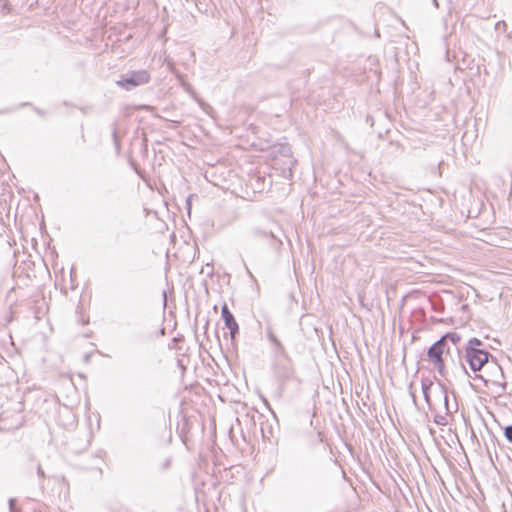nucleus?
Wrapping results in <instances>:
<instances>
[{"instance_id": "20e7f679", "label": "nucleus", "mask_w": 512, "mask_h": 512, "mask_svg": "<svg viewBox=\"0 0 512 512\" xmlns=\"http://www.w3.org/2000/svg\"><path fill=\"white\" fill-rule=\"evenodd\" d=\"M150 81V75L146 70L131 71L121 76L117 81V85L126 89L132 90L133 88L147 84Z\"/></svg>"}, {"instance_id": "0eeeda50", "label": "nucleus", "mask_w": 512, "mask_h": 512, "mask_svg": "<svg viewBox=\"0 0 512 512\" xmlns=\"http://www.w3.org/2000/svg\"><path fill=\"white\" fill-rule=\"evenodd\" d=\"M250 237L254 239H259L263 241H267L271 244H273L274 241H276L277 237L271 228H263L260 226L252 227L249 231Z\"/></svg>"}, {"instance_id": "7ed1b4c3", "label": "nucleus", "mask_w": 512, "mask_h": 512, "mask_svg": "<svg viewBox=\"0 0 512 512\" xmlns=\"http://www.w3.org/2000/svg\"><path fill=\"white\" fill-rule=\"evenodd\" d=\"M450 349V347L445 346L443 339H439L427 351L428 360L434 365V368L441 376H445V360L443 356L450 354Z\"/></svg>"}, {"instance_id": "ddd939ff", "label": "nucleus", "mask_w": 512, "mask_h": 512, "mask_svg": "<svg viewBox=\"0 0 512 512\" xmlns=\"http://www.w3.org/2000/svg\"><path fill=\"white\" fill-rule=\"evenodd\" d=\"M130 167L142 178L145 180V176L142 171L139 169L137 162L131 161L129 162Z\"/></svg>"}, {"instance_id": "aec40b11", "label": "nucleus", "mask_w": 512, "mask_h": 512, "mask_svg": "<svg viewBox=\"0 0 512 512\" xmlns=\"http://www.w3.org/2000/svg\"><path fill=\"white\" fill-rule=\"evenodd\" d=\"M214 167H215V165H214V164H211V165H210V169H213Z\"/></svg>"}, {"instance_id": "4468645a", "label": "nucleus", "mask_w": 512, "mask_h": 512, "mask_svg": "<svg viewBox=\"0 0 512 512\" xmlns=\"http://www.w3.org/2000/svg\"><path fill=\"white\" fill-rule=\"evenodd\" d=\"M8 504H9V512H20V510H18L15 507V504H16V499L15 498H10L9 501H8Z\"/></svg>"}, {"instance_id": "2eb2a0df", "label": "nucleus", "mask_w": 512, "mask_h": 512, "mask_svg": "<svg viewBox=\"0 0 512 512\" xmlns=\"http://www.w3.org/2000/svg\"><path fill=\"white\" fill-rule=\"evenodd\" d=\"M37 475L40 477V478H45V472L44 470L42 469L41 465L38 464L37 465Z\"/></svg>"}, {"instance_id": "423d86ee", "label": "nucleus", "mask_w": 512, "mask_h": 512, "mask_svg": "<svg viewBox=\"0 0 512 512\" xmlns=\"http://www.w3.org/2000/svg\"><path fill=\"white\" fill-rule=\"evenodd\" d=\"M435 394L443 402V406H444L446 415H450L453 412H456L458 410L457 403H455L454 405L450 404L449 396H448L447 389H446L445 385L438 382L437 386L435 387Z\"/></svg>"}, {"instance_id": "9b49d317", "label": "nucleus", "mask_w": 512, "mask_h": 512, "mask_svg": "<svg viewBox=\"0 0 512 512\" xmlns=\"http://www.w3.org/2000/svg\"><path fill=\"white\" fill-rule=\"evenodd\" d=\"M278 151L282 157H285V158L291 157V148L287 144H281L278 148Z\"/></svg>"}, {"instance_id": "6e6552de", "label": "nucleus", "mask_w": 512, "mask_h": 512, "mask_svg": "<svg viewBox=\"0 0 512 512\" xmlns=\"http://www.w3.org/2000/svg\"><path fill=\"white\" fill-rule=\"evenodd\" d=\"M440 339L444 340V344L446 347H450L449 344H452L455 346L458 354H460V342H461V335L457 332H448L445 335H443Z\"/></svg>"}, {"instance_id": "9d476101", "label": "nucleus", "mask_w": 512, "mask_h": 512, "mask_svg": "<svg viewBox=\"0 0 512 512\" xmlns=\"http://www.w3.org/2000/svg\"><path fill=\"white\" fill-rule=\"evenodd\" d=\"M434 422L439 426H446L448 425V415L446 412L444 414L437 413L434 416Z\"/></svg>"}, {"instance_id": "f3484780", "label": "nucleus", "mask_w": 512, "mask_h": 512, "mask_svg": "<svg viewBox=\"0 0 512 512\" xmlns=\"http://www.w3.org/2000/svg\"><path fill=\"white\" fill-rule=\"evenodd\" d=\"M209 173H210V171H209V170H206V171H205V177H206V179H208V174H209Z\"/></svg>"}, {"instance_id": "39448f33", "label": "nucleus", "mask_w": 512, "mask_h": 512, "mask_svg": "<svg viewBox=\"0 0 512 512\" xmlns=\"http://www.w3.org/2000/svg\"><path fill=\"white\" fill-rule=\"evenodd\" d=\"M221 317L224 321L225 327L230 331L231 338H235L239 333V326L227 304H224L221 307Z\"/></svg>"}, {"instance_id": "dca6fc26", "label": "nucleus", "mask_w": 512, "mask_h": 512, "mask_svg": "<svg viewBox=\"0 0 512 512\" xmlns=\"http://www.w3.org/2000/svg\"><path fill=\"white\" fill-rule=\"evenodd\" d=\"M113 137H114V141L117 142V131H116V129L113 130Z\"/></svg>"}, {"instance_id": "412c9836", "label": "nucleus", "mask_w": 512, "mask_h": 512, "mask_svg": "<svg viewBox=\"0 0 512 512\" xmlns=\"http://www.w3.org/2000/svg\"><path fill=\"white\" fill-rule=\"evenodd\" d=\"M247 273H248V275H250L252 277V274L248 269H247Z\"/></svg>"}, {"instance_id": "f257e3e1", "label": "nucleus", "mask_w": 512, "mask_h": 512, "mask_svg": "<svg viewBox=\"0 0 512 512\" xmlns=\"http://www.w3.org/2000/svg\"><path fill=\"white\" fill-rule=\"evenodd\" d=\"M266 336L272 345L273 352L278 359L275 367V372L280 380H290L294 375V369L288 353L282 342L275 335L272 327H266Z\"/></svg>"}, {"instance_id": "f03ea898", "label": "nucleus", "mask_w": 512, "mask_h": 512, "mask_svg": "<svg viewBox=\"0 0 512 512\" xmlns=\"http://www.w3.org/2000/svg\"><path fill=\"white\" fill-rule=\"evenodd\" d=\"M463 348L464 359L474 372L480 371L491 357V354L485 348L484 342L475 337L469 339Z\"/></svg>"}, {"instance_id": "a211bd4d", "label": "nucleus", "mask_w": 512, "mask_h": 512, "mask_svg": "<svg viewBox=\"0 0 512 512\" xmlns=\"http://www.w3.org/2000/svg\"><path fill=\"white\" fill-rule=\"evenodd\" d=\"M460 365H461V368H462L464 371H466L465 366L463 365V363H462V362H460Z\"/></svg>"}, {"instance_id": "f8f14e48", "label": "nucleus", "mask_w": 512, "mask_h": 512, "mask_svg": "<svg viewBox=\"0 0 512 512\" xmlns=\"http://www.w3.org/2000/svg\"><path fill=\"white\" fill-rule=\"evenodd\" d=\"M504 436L508 442L512 443V424L504 428Z\"/></svg>"}, {"instance_id": "1a4fd4ad", "label": "nucleus", "mask_w": 512, "mask_h": 512, "mask_svg": "<svg viewBox=\"0 0 512 512\" xmlns=\"http://www.w3.org/2000/svg\"><path fill=\"white\" fill-rule=\"evenodd\" d=\"M432 386H433L432 382H430V381H422L423 396H424V399H425V401L428 404L430 409L432 407H431V402H430L429 390L431 389Z\"/></svg>"}, {"instance_id": "6ab92c4d", "label": "nucleus", "mask_w": 512, "mask_h": 512, "mask_svg": "<svg viewBox=\"0 0 512 512\" xmlns=\"http://www.w3.org/2000/svg\"><path fill=\"white\" fill-rule=\"evenodd\" d=\"M188 209H190V200H187Z\"/></svg>"}]
</instances>
